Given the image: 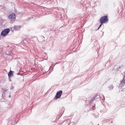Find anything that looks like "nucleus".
<instances>
[{
  "label": "nucleus",
  "mask_w": 125,
  "mask_h": 125,
  "mask_svg": "<svg viewBox=\"0 0 125 125\" xmlns=\"http://www.w3.org/2000/svg\"><path fill=\"white\" fill-rule=\"evenodd\" d=\"M108 21L107 16H104L102 17L100 19L99 21L101 23H106Z\"/></svg>",
  "instance_id": "1"
},
{
  "label": "nucleus",
  "mask_w": 125,
  "mask_h": 125,
  "mask_svg": "<svg viewBox=\"0 0 125 125\" xmlns=\"http://www.w3.org/2000/svg\"><path fill=\"white\" fill-rule=\"evenodd\" d=\"M10 31L9 29H5L3 30L1 33V35L2 36H5L7 35Z\"/></svg>",
  "instance_id": "2"
},
{
  "label": "nucleus",
  "mask_w": 125,
  "mask_h": 125,
  "mask_svg": "<svg viewBox=\"0 0 125 125\" xmlns=\"http://www.w3.org/2000/svg\"><path fill=\"white\" fill-rule=\"evenodd\" d=\"M16 16L15 13H12L10 14L8 17V19H11L13 21H15V19Z\"/></svg>",
  "instance_id": "3"
},
{
  "label": "nucleus",
  "mask_w": 125,
  "mask_h": 125,
  "mask_svg": "<svg viewBox=\"0 0 125 125\" xmlns=\"http://www.w3.org/2000/svg\"><path fill=\"white\" fill-rule=\"evenodd\" d=\"M62 93V90H60L58 91L56 94V99L60 98Z\"/></svg>",
  "instance_id": "4"
},
{
  "label": "nucleus",
  "mask_w": 125,
  "mask_h": 125,
  "mask_svg": "<svg viewBox=\"0 0 125 125\" xmlns=\"http://www.w3.org/2000/svg\"><path fill=\"white\" fill-rule=\"evenodd\" d=\"M13 72L12 71H10L8 73V76L9 78H10L12 75H13Z\"/></svg>",
  "instance_id": "5"
},
{
  "label": "nucleus",
  "mask_w": 125,
  "mask_h": 125,
  "mask_svg": "<svg viewBox=\"0 0 125 125\" xmlns=\"http://www.w3.org/2000/svg\"><path fill=\"white\" fill-rule=\"evenodd\" d=\"M124 77H123V79L122 81V82L123 83H125V79H124Z\"/></svg>",
  "instance_id": "6"
},
{
  "label": "nucleus",
  "mask_w": 125,
  "mask_h": 125,
  "mask_svg": "<svg viewBox=\"0 0 125 125\" xmlns=\"http://www.w3.org/2000/svg\"><path fill=\"white\" fill-rule=\"evenodd\" d=\"M102 23H101V24L99 26V27L98 28H100L101 27V26H102Z\"/></svg>",
  "instance_id": "7"
},
{
  "label": "nucleus",
  "mask_w": 125,
  "mask_h": 125,
  "mask_svg": "<svg viewBox=\"0 0 125 125\" xmlns=\"http://www.w3.org/2000/svg\"><path fill=\"white\" fill-rule=\"evenodd\" d=\"M111 86V89H112L113 88V87L112 86Z\"/></svg>",
  "instance_id": "8"
},
{
  "label": "nucleus",
  "mask_w": 125,
  "mask_h": 125,
  "mask_svg": "<svg viewBox=\"0 0 125 125\" xmlns=\"http://www.w3.org/2000/svg\"><path fill=\"white\" fill-rule=\"evenodd\" d=\"M124 77L125 78V74H124Z\"/></svg>",
  "instance_id": "9"
},
{
  "label": "nucleus",
  "mask_w": 125,
  "mask_h": 125,
  "mask_svg": "<svg viewBox=\"0 0 125 125\" xmlns=\"http://www.w3.org/2000/svg\"><path fill=\"white\" fill-rule=\"evenodd\" d=\"M17 27V26H15V27Z\"/></svg>",
  "instance_id": "10"
},
{
  "label": "nucleus",
  "mask_w": 125,
  "mask_h": 125,
  "mask_svg": "<svg viewBox=\"0 0 125 125\" xmlns=\"http://www.w3.org/2000/svg\"><path fill=\"white\" fill-rule=\"evenodd\" d=\"M111 89H112L111 88Z\"/></svg>",
  "instance_id": "11"
}]
</instances>
